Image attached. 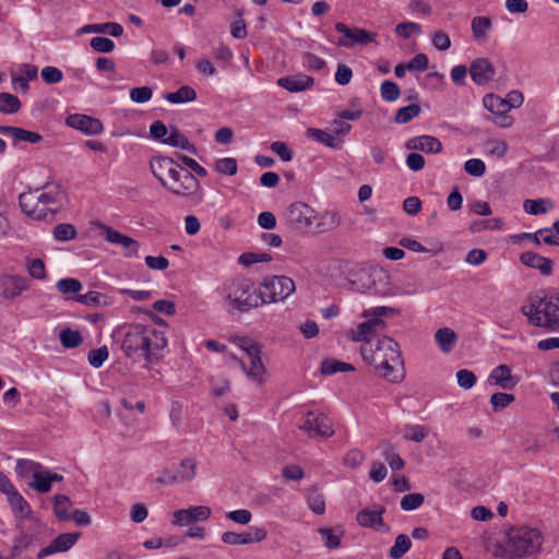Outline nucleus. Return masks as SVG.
Segmentation results:
<instances>
[{
    "label": "nucleus",
    "instance_id": "nucleus-7",
    "mask_svg": "<svg viewBox=\"0 0 559 559\" xmlns=\"http://www.w3.org/2000/svg\"><path fill=\"white\" fill-rule=\"evenodd\" d=\"M353 289L361 293L369 292L379 296L395 295L394 288L390 281V275L383 269H373L369 272L359 274L358 281H350Z\"/></svg>",
    "mask_w": 559,
    "mask_h": 559
},
{
    "label": "nucleus",
    "instance_id": "nucleus-60",
    "mask_svg": "<svg viewBox=\"0 0 559 559\" xmlns=\"http://www.w3.org/2000/svg\"><path fill=\"white\" fill-rule=\"evenodd\" d=\"M13 139L15 141H24L36 144L43 140V136L37 132L16 127L15 133L13 134Z\"/></svg>",
    "mask_w": 559,
    "mask_h": 559
},
{
    "label": "nucleus",
    "instance_id": "nucleus-40",
    "mask_svg": "<svg viewBox=\"0 0 559 559\" xmlns=\"http://www.w3.org/2000/svg\"><path fill=\"white\" fill-rule=\"evenodd\" d=\"M52 234L58 241H69L76 238L78 230L74 225L62 223L55 226Z\"/></svg>",
    "mask_w": 559,
    "mask_h": 559
},
{
    "label": "nucleus",
    "instance_id": "nucleus-63",
    "mask_svg": "<svg viewBox=\"0 0 559 559\" xmlns=\"http://www.w3.org/2000/svg\"><path fill=\"white\" fill-rule=\"evenodd\" d=\"M321 535L324 546L329 549H335L341 544L340 535L334 534L332 528L323 527L318 530Z\"/></svg>",
    "mask_w": 559,
    "mask_h": 559
},
{
    "label": "nucleus",
    "instance_id": "nucleus-33",
    "mask_svg": "<svg viewBox=\"0 0 559 559\" xmlns=\"http://www.w3.org/2000/svg\"><path fill=\"white\" fill-rule=\"evenodd\" d=\"M80 537V532L63 533L53 538L51 543L57 552H64L71 549Z\"/></svg>",
    "mask_w": 559,
    "mask_h": 559
},
{
    "label": "nucleus",
    "instance_id": "nucleus-4",
    "mask_svg": "<svg viewBox=\"0 0 559 559\" xmlns=\"http://www.w3.org/2000/svg\"><path fill=\"white\" fill-rule=\"evenodd\" d=\"M521 312L528 322L538 328L556 330L559 328L558 295H546L544 292L531 297L530 305L523 306Z\"/></svg>",
    "mask_w": 559,
    "mask_h": 559
},
{
    "label": "nucleus",
    "instance_id": "nucleus-11",
    "mask_svg": "<svg viewBox=\"0 0 559 559\" xmlns=\"http://www.w3.org/2000/svg\"><path fill=\"white\" fill-rule=\"evenodd\" d=\"M317 217L316 211L305 202L292 203L286 212L289 226L297 230H307Z\"/></svg>",
    "mask_w": 559,
    "mask_h": 559
},
{
    "label": "nucleus",
    "instance_id": "nucleus-1",
    "mask_svg": "<svg viewBox=\"0 0 559 559\" xmlns=\"http://www.w3.org/2000/svg\"><path fill=\"white\" fill-rule=\"evenodd\" d=\"M167 346L164 332L142 324L131 325L124 334L121 349L134 361L145 360V366L158 362Z\"/></svg>",
    "mask_w": 559,
    "mask_h": 559
},
{
    "label": "nucleus",
    "instance_id": "nucleus-47",
    "mask_svg": "<svg viewBox=\"0 0 559 559\" xmlns=\"http://www.w3.org/2000/svg\"><path fill=\"white\" fill-rule=\"evenodd\" d=\"M341 224V217L336 212H325L321 216V222L318 223L317 227L319 231L324 233L338 227Z\"/></svg>",
    "mask_w": 559,
    "mask_h": 559
},
{
    "label": "nucleus",
    "instance_id": "nucleus-29",
    "mask_svg": "<svg viewBox=\"0 0 559 559\" xmlns=\"http://www.w3.org/2000/svg\"><path fill=\"white\" fill-rule=\"evenodd\" d=\"M306 135L321 144H324L325 146L334 150H341L343 147L344 141L341 139H335L331 133L317 129V128H309L306 131Z\"/></svg>",
    "mask_w": 559,
    "mask_h": 559
},
{
    "label": "nucleus",
    "instance_id": "nucleus-21",
    "mask_svg": "<svg viewBox=\"0 0 559 559\" xmlns=\"http://www.w3.org/2000/svg\"><path fill=\"white\" fill-rule=\"evenodd\" d=\"M178 166L179 164L167 156H155L150 162V168L153 175L159 180L162 186L163 182H168L166 176L168 178L171 177L173 173L176 171Z\"/></svg>",
    "mask_w": 559,
    "mask_h": 559
},
{
    "label": "nucleus",
    "instance_id": "nucleus-31",
    "mask_svg": "<svg viewBox=\"0 0 559 559\" xmlns=\"http://www.w3.org/2000/svg\"><path fill=\"white\" fill-rule=\"evenodd\" d=\"M73 299L80 304L92 307H106L111 304L110 297L94 290L86 294H79Z\"/></svg>",
    "mask_w": 559,
    "mask_h": 559
},
{
    "label": "nucleus",
    "instance_id": "nucleus-56",
    "mask_svg": "<svg viewBox=\"0 0 559 559\" xmlns=\"http://www.w3.org/2000/svg\"><path fill=\"white\" fill-rule=\"evenodd\" d=\"M90 45L96 52L109 53L115 49V43L109 37H92Z\"/></svg>",
    "mask_w": 559,
    "mask_h": 559
},
{
    "label": "nucleus",
    "instance_id": "nucleus-45",
    "mask_svg": "<svg viewBox=\"0 0 559 559\" xmlns=\"http://www.w3.org/2000/svg\"><path fill=\"white\" fill-rule=\"evenodd\" d=\"M420 114V106L417 104H411L400 108L394 117L396 123H407Z\"/></svg>",
    "mask_w": 559,
    "mask_h": 559
},
{
    "label": "nucleus",
    "instance_id": "nucleus-26",
    "mask_svg": "<svg viewBox=\"0 0 559 559\" xmlns=\"http://www.w3.org/2000/svg\"><path fill=\"white\" fill-rule=\"evenodd\" d=\"M314 83L313 78L299 74L278 79L277 84L289 92H301L310 88Z\"/></svg>",
    "mask_w": 559,
    "mask_h": 559
},
{
    "label": "nucleus",
    "instance_id": "nucleus-54",
    "mask_svg": "<svg viewBox=\"0 0 559 559\" xmlns=\"http://www.w3.org/2000/svg\"><path fill=\"white\" fill-rule=\"evenodd\" d=\"M380 91L382 98L386 102H395L401 94L399 85L392 81H384Z\"/></svg>",
    "mask_w": 559,
    "mask_h": 559
},
{
    "label": "nucleus",
    "instance_id": "nucleus-15",
    "mask_svg": "<svg viewBox=\"0 0 559 559\" xmlns=\"http://www.w3.org/2000/svg\"><path fill=\"white\" fill-rule=\"evenodd\" d=\"M385 508L380 506L376 510L364 509L356 514L357 523L367 528H372L378 532H388L390 527L383 521V513Z\"/></svg>",
    "mask_w": 559,
    "mask_h": 559
},
{
    "label": "nucleus",
    "instance_id": "nucleus-9",
    "mask_svg": "<svg viewBox=\"0 0 559 559\" xmlns=\"http://www.w3.org/2000/svg\"><path fill=\"white\" fill-rule=\"evenodd\" d=\"M168 182H163V187L171 193L180 197H190L198 192L200 188L199 180L180 165L168 178Z\"/></svg>",
    "mask_w": 559,
    "mask_h": 559
},
{
    "label": "nucleus",
    "instance_id": "nucleus-16",
    "mask_svg": "<svg viewBox=\"0 0 559 559\" xmlns=\"http://www.w3.org/2000/svg\"><path fill=\"white\" fill-rule=\"evenodd\" d=\"M66 122L69 127L80 130L85 134L90 135H96L103 131V123L100 122V120L87 115H70L67 118Z\"/></svg>",
    "mask_w": 559,
    "mask_h": 559
},
{
    "label": "nucleus",
    "instance_id": "nucleus-59",
    "mask_svg": "<svg viewBox=\"0 0 559 559\" xmlns=\"http://www.w3.org/2000/svg\"><path fill=\"white\" fill-rule=\"evenodd\" d=\"M41 79L47 84H57L62 81L63 73L60 69L51 66H47L41 69Z\"/></svg>",
    "mask_w": 559,
    "mask_h": 559
},
{
    "label": "nucleus",
    "instance_id": "nucleus-41",
    "mask_svg": "<svg viewBox=\"0 0 559 559\" xmlns=\"http://www.w3.org/2000/svg\"><path fill=\"white\" fill-rule=\"evenodd\" d=\"M21 109L20 99L10 93H0V111L3 114H15Z\"/></svg>",
    "mask_w": 559,
    "mask_h": 559
},
{
    "label": "nucleus",
    "instance_id": "nucleus-12",
    "mask_svg": "<svg viewBox=\"0 0 559 559\" xmlns=\"http://www.w3.org/2000/svg\"><path fill=\"white\" fill-rule=\"evenodd\" d=\"M22 211L34 219H46L48 215L55 214L56 210L41 206L38 190L23 192L19 195Z\"/></svg>",
    "mask_w": 559,
    "mask_h": 559
},
{
    "label": "nucleus",
    "instance_id": "nucleus-8",
    "mask_svg": "<svg viewBox=\"0 0 559 559\" xmlns=\"http://www.w3.org/2000/svg\"><path fill=\"white\" fill-rule=\"evenodd\" d=\"M295 282L285 275L267 276L260 284L261 305L285 300L295 292Z\"/></svg>",
    "mask_w": 559,
    "mask_h": 559
},
{
    "label": "nucleus",
    "instance_id": "nucleus-18",
    "mask_svg": "<svg viewBox=\"0 0 559 559\" xmlns=\"http://www.w3.org/2000/svg\"><path fill=\"white\" fill-rule=\"evenodd\" d=\"M495 72L492 63L486 58H477L469 66V74L473 82L480 86L488 84L492 80Z\"/></svg>",
    "mask_w": 559,
    "mask_h": 559
},
{
    "label": "nucleus",
    "instance_id": "nucleus-23",
    "mask_svg": "<svg viewBox=\"0 0 559 559\" xmlns=\"http://www.w3.org/2000/svg\"><path fill=\"white\" fill-rule=\"evenodd\" d=\"M43 192L38 193L41 206L61 205L66 200V192L59 182L46 183Z\"/></svg>",
    "mask_w": 559,
    "mask_h": 559
},
{
    "label": "nucleus",
    "instance_id": "nucleus-30",
    "mask_svg": "<svg viewBox=\"0 0 559 559\" xmlns=\"http://www.w3.org/2000/svg\"><path fill=\"white\" fill-rule=\"evenodd\" d=\"M435 340L440 348V350L444 354H448L453 350L455 347L457 335L450 328H441L436 331Z\"/></svg>",
    "mask_w": 559,
    "mask_h": 559
},
{
    "label": "nucleus",
    "instance_id": "nucleus-38",
    "mask_svg": "<svg viewBox=\"0 0 559 559\" xmlns=\"http://www.w3.org/2000/svg\"><path fill=\"white\" fill-rule=\"evenodd\" d=\"M524 211L531 215H542L552 207V203L548 199H527L523 204Z\"/></svg>",
    "mask_w": 559,
    "mask_h": 559
},
{
    "label": "nucleus",
    "instance_id": "nucleus-51",
    "mask_svg": "<svg viewBox=\"0 0 559 559\" xmlns=\"http://www.w3.org/2000/svg\"><path fill=\"white\" fill-rule=\"evenodd\" d=\"M382 455L393 471H400L405 466L404 460L393 451L391 444H386Z\"/></svg>",
    "mask_w": 559,
    "mask_h": 559
},
{
    "label": "nucleus",
    "instance_id": "nucleus-25",
    "mask_svg": "<svg viewBox=\"0 0 559 559\" xmlns=\"http://www.w3.org/2000/svg\"><path fill=\"white\" fill-rule=\"evenodd\" d=\"M90 33L99 35H122L123 27L116 22L86 24L80 27L75 35H85Z\"/></svg>",
    "mask_w": 559,
    "mask_h": 559
},
{
    "label": "nucleus",
    "instance_id": "nucleus-13",
    "mask_svg": "<svg viewBox=\"0 0 559 559\" xmlns=\"http://www.w3.org/2000/svg\"><path fill=\"white\" fill-rule=\"evenodd\" d=\"M211 509L205 506L180 509L173 513L171 523L178 526H188L197 521H206L211 516Z\"/></svg>",
    "mask_w": 559,
    "mask_h": 559
},
{
    "label": "nucleus",
    "instance_id": "nucleus-61",
    "mask_svg": "<svg viewBox=\"0 0 559 559\" xmlns=\"http://www.w3.org/2000/svg\"><path fill=\"white\" fill-rule=\"evenodd\" d=\"M464 170L471 176L481 177L486 171V165L479 158H471L465 162Z\"/></svg>",
    "mask_w": 559,
    "mask_h": 559
},
{
    "label": "nucleus",
    "instance_id": "nucleus-24",
    "mask_svg": "<svg viewBox=\"0 0 559 559\" xmlns=\"http://www.w3.org/2000/svg\"><path fill=\"white\" fill-rule=\"evenodd\" d=\"M261 350L262 348L257 349L252 354H249L248 357L250 358V367L247 368L245 362L240 359H238L236 356H231V358L240 364L245 372L248 377L257 380L259 383L263 382V374L265 373L266 369L261 360Z\"/></svg>",
    "mask_w": 559,
    "mask_h": 559
},
{
    "label": "nucleus",
    "instance_id": "nucleus-55",
    "mask_svg": "<svg viewBox=\"0 0 559 559\" xmlns=\"http://www.w3.org/2000/svg\"><path fill=\"white\" fill-rule=\"evenodd\" d=\"M215 170L219 174L234 176L237 173V160L233 157H224L216 162Z\"/></svg>",
    "mask_w": 559,
    "mask_h": 559
},
{
    "label": "nucleus",
    "instance_id": "nucleus-28",
    "mask_svg": "<svg viewBox=\"0 0 559 559\" xmlns=\"http://www.w3.org/2000/svg\"><path fill=\"white\" fill-rule=\"evenodd\" d=\"M10 509L16 519H27L32 514V509L25 498L17 491L11 492L7 498Z\"/></svg>",
    "mask_w": 559,
    "mask_h": 559
},
{
    "label": "nucleus",
    "instance_id": "nucleus-17",
    "mask_svg": "<svg viewBox=\"0 0 559 559\" xmlns=\"http://www.w3.org/2000/svg\"><path fill=\"white\" fill-rule=\"evenodd\" d=\"M488 383L510 391L518 385L519 378L512 374L509 366L499 365L489 373Z\"/></svg>",
    "mask_w": 559,
    "mask_h": 559
},
{
    "label": "nucleus",
    "instance_id": "nucleus-34",
    "mask_svg": "<svg viewBox=\"0 0 559 559\" xmlns=\"http://www.w3.org/2000/svg\"><path fill=\"white\" fill-rule=\"evenodd\" d=\"M41 468L43 465L40 463L26 459L17 460L15 466V471L19 476L22 478L32 477L33 479L35 476H37V473L40 472Z\"/></svg>",
    "mask_w": 559,
    "mask_h": 559
},
{
    "label": "nucleus",
    "instance_id": "nucleus-22",
    "mask_svg": "<svg viewBox=\"0 0 559 559\" xmlns=\"http://www.w3.org/2000/svg\"><path fill=\"white\" fill-rule=\"evenodd\" d=\"M407 150L421 151L429 154H437L442 151V143L432 135L414 136L406 141Z\"/></svg>",
    "mask_w": 559,
    "mask_h": 559
},
{
    "label": "nucleus",
    "instance_id": "nucleus-35",
    "mask_svg": "<svg viewBox=\"0 0 559 559\" xmlns=\"http://www.w3.org/2000/svg\"><path fill=\"white\" fill-rule=\"evenodd\" d=\"M507 103L508 102H504L503 98L493 94H488L483 99L484 107L493 116L498 114H508L509 106Z\"/></svg>",
    "mask_w": 559,
    "mask_h": 559
},
{
    "label": "nucleus",
    "instance_id": "nucleus-27",
    "mask_svg": "<svg viewBox=\"0 0 559 559\" xmlns=\"http://www.w3.org/2000/svg\"><path fill=\"white\" fill-rule=\"evenodd\" d=\"M164 144L185 150L190 154H197L195 145L190 143L188 138L176 126L169 127L168 138L165 139Z\"/></svg>",
    "mask_w": 559,
    "mask_h": 559
},
{
    "label": "nucleus",
    "instance_id": "nucleus-36",
    "mask_svg": "<svg viewBox=\"0 0 559 559\" xmlns=\"http://www.w3.org/2000/svg\"><path fill=\"white\" fill-rule=\"evenodd\" d=\"M197 463L192 459H185L175 472L177 483L189 481L195 476Z\"/></svg>",
    "mask_w": 559,
    "mask_h": 559
},
{
    "label": "nucleus",
    "instance_id": "nucleus-5",
    "mask_svg": "<svg viewBox=\"0 0 559 559\" xmlns=\"http://www.w3.org/2000/svg\"><path fill=\"white\" fill-rule=\"evenodd\" d=\"M542 533L532 527L512 528L499 556L503 559H522L537 555L543 545Z\"/></svg>",
    "mask_w": 559,
    "mask_h": 559
},
{
    "label": "nucleus",
    "instance_id": "nucleus-48",
    "mask_svg": "<svg viewBox=\"0 0 559 559\" xmlns=\"http://www.w3.org/2000/svg\"><path fill=\"white\" fill-rule=\"evenodd\" d=\"M501 226L502 221L500 218L477 219L469 224V230L472 233H480L485 229H499Z\"/></svg>",
    "mask_w": 559,
    "mask_h": 559
},
{
    "label": "nucleus",
    "instance_id": "nucleus-10",
    "mask_svg": "<svg viewBox=\"0 0 559 559\" xmlns=\"http://www.w3.org/2000/svg\"><path fill=\"white\" fill-rule=\"evenodd\" d=\"M309 437L330 438L334 435L332 419L322 413L308 411L304 423L299 426Z\"/></svg>",
    "mask_w": 559,
    "mask_h": 559
},
{
    "label": "nucleus",
    "instance_id": "nucleus-58",
    "mask_svg": "<svg viewBox=\"0 0 559 559\" xmlns=\"http://www.w3.org/2000/svg\"><path fill=\"white\" fill-rule=\"evenodd\" d=\"M272 260L269 253L245 252L238 258V262L245 266H250L258 262H270Z\"/></svg>",
    "mask_w": 559,
    "mask_h": 559
},
{
    "label": "nucleus",
    "instance_id": "nucleus-2",
    "mask_svg": "<svg viewBox=\"0 0 559 559\" xmlns=\"http://www.w3.org/2000/svg\"><path fill=\"white\" fill-rule=\"evenodd\" d=\"M365 361L391 382L397 383L404 378V361L399 344L389 336H382L376 343L362 344L360 348Z\"/></svg>",
    "mask_w": 559,
    "mask_h": 559
},
{
    "label": "nucleus",
    "instance_id": "nucleus-44",
    "mask_svg": "<svg viewBox=\"0 0 559 559\" xmlns=\"http://www.w3.org/2000/svg\"><path fill=\"white\" fill-rule=\"evenodd\" d=\"M82 342L83 338L79 331L66 328L60 333V343L66 348H76Z\"/></svg>",
    "mask_w": 559,
    "mask_h": 559
},
{
    "label": "nucleus",
    "instance_id": "nucleus-20",
    "mask_svg": "<svg viewBox=\"0 0 559 559\" xmlns=\"http://www.w3.org/2000/svg\"><path fill=\"white\" fill-rule=\"evenodd\" d=\"M520 262L527 267L537 270L543 276L552 274L554 261L533 251L522 252Z\"/></svg>",
    "mask_w": 559,
    "mask_h": 559
},
{
    "label": "nucleus",
    "instance_id": "nucleus-42",
    "mask_svg": "<svg viewBox=\"0 0 559 559\" xmlns=\"http://www.w3.org/2000/svg\"><path fill=\"white\" fill-rule=\"evenodd\" d=\"M71 507V501L68 496L64 495H56L53 498V512L56 516L66 521L70 519V514L68 513L69 508Z\"/></svg>",
    "mask_w": 559,
    "mask_h": 559
},
{
    "label": "nucleus",
    "instance_id": "nucleus-46",
    "mask_svg": "<svg viewBox=\"0 0 559 559\" xmlns=\"http://www.w3.org/2000/svg\"><path fill=\"white\" fill-rule=\"evenodd\" d=\"M514 400L515 396L513 394L496 392L490 396V404L492 411L497 413L507 408Z\"/></svg>",
    "mask_w": 559,
    "mask_h": 559
},
{
    "label": "nucleus",
    "instance_id": "nucleus-62",
    "mask_svg": "<svg viewBox=\"0 0 559 559\" xmlns=\"http://www.w3.org/2000/svg\"><path fill=\"white\" fill-rule=\"evenodd\" d=\"M153 96V91L148 86L133 87L130 91V98L132 102L143 104L148 102Z\"/></svg>",
    "mask_w": 559,
    "mask_h": 559
},
{
    "label": "nucleus",
    "instance_id": "nucleus-64",
    "mask_svg": "<svg viewBox=\"0 0 559 559\" xmlns=\"http://www.w3.org/2000/svg\"><path fill=\"white\" fill-rule=\"evenodd\" d=\"M485 145L488 153L498 158L503 157L508 151V144L503 140H489Z\"/></svg>",
    "mask_w": 559,
    "mask_h": 559
},
{
    "label": "nucleus",
    "instance_id": "nucleus-52",
    "mask_svg": "<svg viewBox=\"0 0 559 559\" xmlns=\"http://www.w3.org/2000/svg\"><path fill=\"white\" fill-rule=\"evenodd\" d=\"M425 501V497L421 493H407L401 500V508L404 511H413L418 509Z\"/></svg>",
    "mask_w": 559,
    "mask_h": 559
},
{
    "label": "nucleus",
    "instance_id": "nucleus-37",
    "mask_svg": "<svg viewBox=\"0 0 559 559\" xmlns=\"http://www.w3.org/2000/svg\"><path fill=\"white\" fill-rule=\"evenodd\" d=\"M412 547L411 538L405 534L396 536L393 546L390 548L392 559H401Z\"/></svg>",
    "mask_w": 559,
    "mask_h": 559
},
{
    "label": "nucleus",
    "instance_id": "nucleus-43",
    "mask_svg": "<svg viewBox=\"0 0 559 559\" xmlns=\"http://www.w3.org/2000/svg\"><path fill=\"white\" fill-rule=\"evenodd\" d=\"M27 486L40 493L50 491L51 484L48 476V469L43 467L40 472L37 473V476H35L34 479L27 484Z\"/></svg>",
    "mask_w": 559,
    "mask_h": 559
},
{
    "label": "nucleus",
    "instance_id": "nucleus-6",
    "mask_svg": "<svg viewBox=\"0 0 559 559\" xmlns=\"http://www.w3.org/2000/svg\"><path fill=\"white\" fill-rule=\"evenodd\" d=\"M395 312L390 307H376L365 310L362 316L368 320L358 324L357 329L348 331V337L354 342H362L364 344L373 343V338L386 328V323L381 317Z\"/></svg>",
    "mask_w": 559,
    "mask_h": 559
},
{
    "label": "nucleus",
    "instance_id": "nucleus-32",
    "mask_svg": "<svg viewBox=\"0 0 559 559\" xmlns=\"http://www.w3.org/2000/svg\"><path fill=\"white\" fill-rule=\"evenodd\" d=\"M164 98L171 104H185L197 99V92L189 85L179 87L176 92H169Z\"/></svg>",
    "mask_w": 559,
    "mask_h": 559
},
{
    "label": "nucleus",
    "instance_id": "nucleus-49",
    "mask_svg": "<svg viewBox=\"0 0 559 559\" xmlns=\"http://www.w3.org/2000/svg\"><path fill=\"white\" fill-rule=\"evenodd\" d=\"M26 269L35 280H45L47 276L45 263L41 259H27Z\"/></svg>",
    "mask_w": 559,
    "mask_h": 559
},
{
    "label": "nucleus",
    "instance_id": "nucleus-39",
    "mask_svg": "<svg viewBox=\"0 0 559 559\" xmlns=\"http://www.w3.org/2000/svg\"><path fill=\"white\" fill-rule=\"evenodd\" d=\"M355 368L350 364H346L336 359H324L321 364V372L323 374H334L336 372L354 371Z\"/></svg>",
    "mask_w": 559,
    "mask_h": 559
},
{
    "label": "nucleus",
    "instance_id": "nucleus-14",
    "mask_svg": "<svg viewBox=\"0 0 559 559\" xmlns=\"http://www.w3.org/2000/svg\"><path fill=\"white\" fill-rule=\"evenodd\" d=\"M98 226L104 231L105 239L108 242L114 243V245H119L123 249H126V253H124L126 257H136L138 255L140 246L135 239H133L124 234H121L120 231H118V230L114 229L112 227L107 226L105 224H99Z\"/></svg>",
    "mask_w": 559,
    "mask_h": 559
},
{
    "label": "nucleus",
    "instance_id": "nucleus-50",
    "mask_svg": "<svg viewBox=\"0 0 559 559\" xmlns=\"http://www.w3.org/2000/svg\"><path fill=\"white\" fill-rule=\"evenodd\" d=\"M56 287L61 294H75L82 289V283L76 278L67 277L59 280Z\"/></svg>",
    "mask_w": 559,
    "mask_h": 559
},
{
    "label": "nucleus",
    "instance_id": "nucleus-57",
    "mask_svg": "<svg viewBox=\"0 0 559 559\" xmlns=\"http://www.w3.org/2000/svg\"><path fill=\"white\" fill-rule=\"evenodd\" d=\"M428 435V429L420 425H409L405 428L404 438L414 442H421Z\"/></svg>",
    "mask_w": 559,
    "mask_h": 559
},
{
    "label": "nucleus",
    "instance_id": "nucleus-19",
    "mask_svg": "<svg viewBox=\"0 0 559 559\" xmlns=\"http://www.w3.org/2000/svg\"><path fill=\"white\" fill-rule=\"evenodd\" d=\"M27 289V280L20 275H5L0 278V294L4 299H14Z\"/></svg>",
    "mask_w": 559,
    "mask_h": 559
},
{
    "label": "nucleus",
    "instance_id": "nucleus-3",
    "mask_svg": "<svg viewBox=\"0 0 559 559\" xmlns=\"http://www.w3.org/2000/svg\"><path fill=\"white\" fill-rule=\"evenodd\" d=\"M224 309L233 314L248 312L261 306V296L253 283L245 277H233L224 282L221 288Z\"/></svg>",
    "mask_w": 559,
    "mask_h": 559
},
{
    "label": "nucleus",
    "instance_id": "nucleus-53",
    "mask_svg": "<svg viewBox=\"0 0 559 559\" xmlns=\"http://www.w3.org/2000/svg\"><path fill=\"white\" fill-rule=\"evenodd\" d=\"M109 352L107 346H102L88 352L87 359L92 367L100 368L108 358Z\"/></svg>",
    "mask_w": 559,
    "mask_h": 559
}]
</instances>
